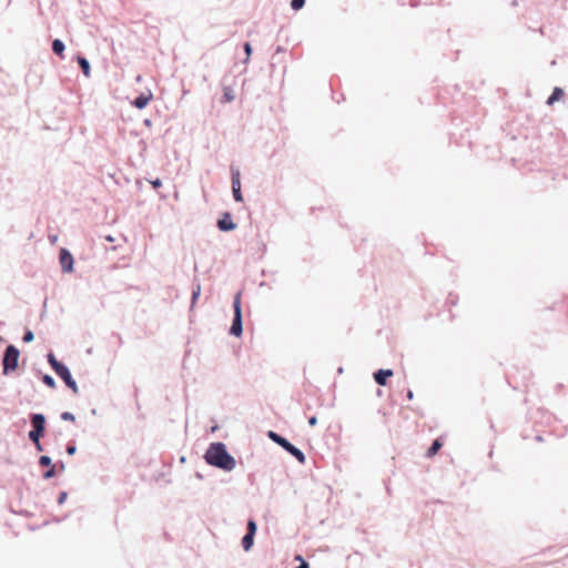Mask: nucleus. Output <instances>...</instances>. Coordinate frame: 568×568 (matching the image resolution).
<instances>
[{
	"label": "nucleus",
	"instance_id": "nucleus-1",
	"mask_svg": "<svg viewBox=\"0 0 568 568\" xmlns=\"http://www.w3.org/2000/svg\"><path fill=\"white\" fill-rule=\"evenodd\" d=\"M204 458L209 465L224 471H232L236 466L235 458L227 452L223 443H212L206 449Z\"/></svg>",
	"mask_w": 568,
	"mask_h": 568
},
{
	"label": "nucleus",
	"instance_id": "nucleus-2",
	"mask_svg": "<svg viewBox=\"0 0 568 568\" xmlns=\"http://www.w3.org/2000/svg\"><path fill=\"white\" fill-rule=\"evenodd\" d=\"M267 436L272 442H274L275 444L281 446L284 450H286L293 457H295L298 460V463H301V464L305 463V460H306L305 454L300 448H297L292 443H290L285 437L281 436L280 434H277L273 430H270L267 433Z\"/></svg>",
	"mask_w": 568,
	"mask_h": 568
},
{
	"label": "nucleus",
	"instance_id": "nucleus-3",
	"mask_svg": "<svg viewBox=\"0 0 568 568\" xmlns=\"http://www.w3.org/2000/svg\"><path fill=\"white\" fill-rule=\"evenodd\" d=\"M233 308H234V317H233L232 325L230 327V334L239 337L243 333L241 292H239L234 296Z\"/></svg>",
	"mask_w": 568,
	"mask_h": 568
},
{
	"label": "nucleus",
	"instance_id": "nucleus-4",
	"mask_svg": "<svg viewBox=\"0 0 568 568\" xmlns=\"http://www.w3.org/2000/svg\"><path fill=\"white\" fill-rule=\"evenodd\" d=\"M20 352L14 345L7 346L3 354V373L8 374L18 366Z\"/></svg>",
	"mask_w": 568,
	"mask_h": 568
},
{
	"label": "nucleus",
	"instance_id": "nucleus-5",
	"mask_svg": "<svg viewBox=\"0 0 568 568\" xmlns=\"http://www.w3.org/2000/svg\"><path fill=\"white\" fill-rule=\"evenodd\" d=\"M32 429L29 432L30 438H41L45 429V416L40 413L32 414L30 416Z\"/></svg>",
	"mask_w": 568,
	"mask_h": 568
},
{
	"label": "nucleus",
	"instance_id": "nucleus-6",
	"mask_svg": "<svg viewBox=\"0 0 568 568\" xmlns=\"http://www.w3.org/2000/svg\"><path fill=\"white\" fill-rule=\"evenodd\" d=\"M59 262L63 273L73 272L74 260L69 250L62 247L59 253Z\"/></svg>",
	"mask_w": 568,
	"mask_h": 568
},
{
	"label": "nucleus",
	"instance_id": "nucleus-7",
	"mask_svg": "<svg viewBox=\"0 0 568 568\" xmlns=\"http://www.w3.org/2000/svg\"><path fill=\"white\" fill-rule=\"evenodd\" d=\"M55 374L61 378L63 379V382L65 383V385L71 388V390L74 393V394H78L79 393V388H78V385H77V382L73 379L71 373H70V369L63 365L61 366L58 371H55Z\"/></svg>",
	"mask_w": 568,
	"mask_h": 568
},
{
	"label": "nucleus",
	"instance_id": "nucleus-8",
	"mask_svg": "<svg viewBox=\"0 0 568 568\" xmlns=\"http://www.w3.org/2000/svg\"><path fill=\"white\" fill-rule=\"evenodd\" d=\"M217 227L222 232H230L236 229V224L232 221L231 214L225 212L222 217L217 220Z\"/></svg>",
	"mask_w": 568,
	"mask_h": 568
},
{
	"label": "nucleus",
	"instance_id": "nucleus-9",
	"mask_svg": "<svg viewBox=\"0 0 568 568\" xmlns=\"http://www.w3.org/2000/svg\"><path fill=\"white\" fill-rule=\"evenodd\" d=\"M393 374L392 369H378L374 373V379L378 385L384 386L387 378L393 376Z\"/></svg>",
	"mask_w": 568,
	"mask_h": 568
},
{
	"label": "nucleus",
	"instance_id": "nucleus-10",
	"mask_svg": "<svg viewBox=\"0 0 568 568\" xmlns=\"http://www.w3.org/2000/svg\"><path fill=\"white\" fill-rule=\"evenodd\" d=\"M152 93L150 92L149 94H140L138 98L134 99V101L132 102V104L138 108L139 110H142L144 109L148 103L150 102V100L152 99Z\"/></svg>",
	"mask_w": 568,
	"mask_h": 568
},
{
	"label": "nucleus",
	"instance_id": "nucleus-11",
	"mask_svg": "<svg viewBox=\"0 0 568 568\" xmlns=\"http://www.w3.org/2000/svg\"><path fill=\"white\" fill-rule=\"evenodd\" d=\"M231 179L232 190H235V187L241 189V173L239 169L231 166Z\"/></svg>",
	"mask_w": 568,
	"mask_h": 568
},
{
	"label": "nucleus",
	"instance_id": "nucleus-12",
	"mask_svg": "<svg viewBox=\"0 0 568 568\" xmlns=\"http://www.w3.org/2000/svg\"><path fill=\"white\" fill-rule=\"evenodd\" d=\"M77 61L83 72V74L89 78L90 77V63L87 58L78 55Z\"/></svg>",
	"mask_w": 568,
	"mask_h": 568
},
{
	"label": "nucleus",
	"instance_id": "nucleus-13",
	"mask_svg": "<svg viewBox=\"0 0 568 568\" xmlns=\"http://www.w3.org/2000/svg\"><path fill=\"white\" fill-rule=\"evenodd\" d=\"M564 97V90L560 88H555L552 93L547 100L548 105H552L556 101L560 100Z\"/></svg>",
	"mask_w": 568,
	"mask_h": 568
},
{
	"label": "nucleus",
	"instance_id": "nucleus-14",
	"mask_svg": "<svg viewBox=\"0 0 568 568\" xmlns=\"http://www.w3.org/2000/svg\"><path fill=\"white\" fill-rule=\"evenodd\" d=\"M64 49H65V45L60 39H55L52 41V51L57 55L62 57Z\"/></svg>",
	"mask_w": 568,
	"mask_h": 568
},
{
	"label": "nucleus",
	"instance_id": "nucleus-15",
	"mask_svg": "<svg viewBox=\"0 0 568 568\" xmlns=\"http://www.w3.org/2000/svg\"><path fill=\"white\" fill-rule=\"evenodd\" d=\"M253 541H254V535L245 534L244 537L242 538L243 549L245 551H248L253 546Z\"/></svg>",
	"mask_w": 568,
	"mask_h": 568
},
{
	"label": "nucleus",
	"instance_id": "nucleus-16",
	"mask_svg": "<svg viewBox=\"0 0 568 568\" xmlns=\"http://www.w3.org/2000/svg\"><path fill=\"white\" fill-rule=\"evenodd\" d=\"M48 362L54 372L64 365L61 362H59L52 353L48 354Z\"/></svg>",
	"mask_w": 568,
	"mask_h": 568
},
{
	"label": "nucleus",
	"instance_id": "nucleus-17",
	"mask_svg": "<svg viewBox=\"0 0 568 568\" xmlns=\"http://www.w3.org/2000/svg\"><path fill=\"white\" fill-rule=\"evenodd\" d=\"M440 447H442L440 440L439 439H435L433 442V444L430 445V447L428 448V450H427V456L432 457V456L436 455L437 452L440 449Z\"/></svg>",
	"mask_w": 568,
	"mask_h": 568
},
{
	"label": "nucleus",
	"instance_id": "nucleus-18",
	"mask_svg": "<svg viewBox=\"0 0 568 568\" xmlns=\"http://www.w3.org/2000/svg\"><path fill=\"white\" fill-rule=\"evenodd\" d=\"M235 99V93L230 87H225L223 90V101L232 102Z\"/></svg>",
	"mask_w": 568,
	"mask_h": 568
},
{
	"label": "nucleus",
	"instance_id": "nucleus-19",
	"mask_svg": "<svg viewBox=\"0 0 568 568\" xmlns=\"http://www.w3.org/2000/svg\"><path fill=\"white\" fill-rule=\"evenodd\" d=\"M200 294H201V285L197 283L196 286L193 288V292H192L191 307L194 306L195 302L200 297Z\"/></svg>",
	"mask_w": 568,
	"mask_h": 568
},
{
	"label": "nucleus",
	"instance_id": "nucleus-20",
	"mask_svg": "<svg viewBox=\"0 0 568 568\" xmlns=\"http://www.w3.org/2000/svg\"><path fill=\"white\" fill-rule=\"evenodd\" d=\"M44 467H45V469H48L47 471L43 473L44 479H50L55 476V466H53L51 464V466H44Z\"/></svg>",
	"mask_w": 568,
	"mask_h": 568
},
{
	"label": "nucleus",
	"instance_id": "nucleus-21",
	"mask_svg": "<svg viewBox=\"0 0 568 568\" xmlns=\"http://www.w3.org/2000/svg\"><path fill=\"white\" fill-rule=\"evenodd\" d=\"M42 381L50 388H54L55 387V381H54V378L51 375H48V374L43 375Z\"/></svg>",
	"mask_w": 568,
	"mask_h": 568
},
{
	"label": "nucleus",
	"instance_id": "nucleus-22",
	"mask_svg": "<svg viewBox=\"0 0 568 568\" xmlns=\"http://www.w3.org/2000/svg\"><path fill=\"white\" fill-rule=\"evenodd\" d=\"M256 530H257V525L256 523L253 520V519H250L247 521V532L246 534H251V535H254L256 534Z\"/></svg>",
	"mask_w": 568,
	"mask_h": 568
},
{
	"label": "nucleus",
	"instance_id": "nucleus-23",
	"mask_svg": "<svg viewBox=\"0 0 568 568\" xmlns=\"http://www.w3.org/2000/svg\"><path fill=\"white\" fill-rule=\"evenodd\" d=\"M23 342L24 343H30L34 339V334L32 331L30 329H26L24 334H23V337H22Z\"/></svg>",
	"mask_w": 568,
	"mask_h": 568
},
{
	"label": "nucleus",
	"instance_id": "nucleus-24",
	"mask_svg": "<svg viewBox=\"0 0 568 568\" xmlns=\"http://www.w3.org/2000/svg\"><path fill=\"white\" fill-rule=\"evenodd\" d=\"M305 0H292L291 7L293 10H300L304 7Z\"/></svg>",
	"mask_w": 568,
	"mask_h": 568
},
{
	"label": "nucleus",
	"instance_id": "nucleus-25",
	"mask_svg": "<svg viewBox=\"0 0 568 568\" xmlns=\"http://www.w3.org/2000/svg\"><path fill=\"white\" fill-rule=\"evenodd\" d=\"M60 417L62 420H65V422H74L75 420V416L70 412H63Z\"/></svg>",
	"mask_w": 568,
	"mask_h": 568
},
{
	"label": "nucleus",
	"instance_id": "nucleus-26",
	"mask_svg": "<svg viewBox=\"0 0 568 568\" xmlns=\"http://www.w3.org/2000/svg\"><path fill=\"white\" fill-rule=\"evenodd\" d=\"M232 192H233V197L236 202L243 201V195H242L241 189L235 187V190H232Z\"/></svg>",
	"mask_w": 568,
	"mask_h": 568
},
{
	"label": "nucleus",
	"instance_id": "nucleus-27",
	"mask_svg": "<svg viewBox=\"0 0 568 568\" xmlns=\"http://www.w3.org/2000/svg\"><path fill=\"white\" fill-rule=\"evenodd\" d=\"M39 464L41 466H51V458L47 455H43L39 458Z\"/></svg>",
	"mask_w": 568,
	"mask_h": 568
},
{
	"label": "nucleus",
	"instance_id": "nucleus-28",
	"mask_svg": "<svg viewBox=\"0 0 568 568\" xmlns=\"http://www.w3.org/2000/svg\"><path fill=\"white\" fill-rule=\"evenodd\" d=\"M243 48L246 53V60H245V62H246L248 60L250 55L252 54V47L248 42H245Z\"/></svg>",
	"mask_w": 568,
	"mask_h": 568
},
{
	"label": "nucleus",
	"instance_id": "nucleus-29",
	"mask_svg": "<svg viewBox=\"0 0 568 568\" xmlns=\"http://www.w3.org/2000/svg\"><path fill=\"white\" fill-rule=\"evenodd\" d=\"M30 440L34 444L38 452L43 450L42 444L40 443V438H30Z\"/></svg>",
	"mask_w": 568,
	"mask_h": 568
},
{
	"label": "nucleus",
	"instance_id": "nucleus-30",
	"mask_svg": "<svg viewBox=\"0 0 568 568\" xmlns=\"http://www.w3.org/2000/svg\"><path fill=\"white\" fill-rule=\"evenodd\" d=\"M68 498V494L65 491H61L58 498V504L62 505Z\"/></svg>",
	"mask_w": 568,
	"mask_h": 568
},
{
	"label": "nucleus",
	"instance_id": "nucleus-31",
	"mask_svg": "<svg viewBox=\"0 0 568 568\" xmlns=\"http://www.w3.org/2000/svg\"><path fill=\"white\" fill-rule=\"evenodd\" d=\"M75 452H77L75 445H68V447H67V454L68 455H74Z\"/></svg>",
	"mask_w": 568,
	"mask_h": 568
},
{
	"label": "nucleus",
	"instance_id": "nucleus-32",
	"mask_svg": "<svg viewBox=\"0 0 568 568\" xmlns=\"http://www.w3.org/2000/svg\"><path fill=\"white\" fill-rule=\"evenodd\" d=\"M150 183L155 189H158V187H160L162 185V181L160 179L152 180V181H150Z\"/></svg>",
	"mask_w": 568,
	"mask_h": 568
},
{
	"label": "nucleus",
	"instance_id": "nucleus-33",
	"mask_svg": "<svg viewBox=\"0 0 568 568\" xmlns=\"http://www.w3.org/2000/svg\"><path fill=\"white\" fill-rule=\"evenodd\" d=\"M49 241H50L51 244H55L58 242V235L50 234L49 235Z\"/></svg>",
	"mask_w": 568,
	"mask_h": 568
},
{
	"label": "nucleus",
	"instance_id": "nucleus-34",
	"mask_svg": "<svg viewBox=\"0 0 568 568\" xmlns=\"http://www.w3.org/2000/svg\"><path fill=\"white\" fill-rule=\"evenodd\" d=\"M308 424H310L311 426H315V425L317 424V417H316V416H312V417H310V419H308Z\"/></svg>",
	"mask_w": 568,
	"mask_h": 568
},
{
	"label": "nucleus",
	"instance_id": "nucleus-35",
	"mask_svg": "<svg viewBox=\"0 0 568 568\" xmlns=\"http://www.w3.org/2000/svg\"><path fill=\"white\" fill-rule=\"evenodd\" d=\"M296 568H310V565L306 560H302V562Z\"/></svg>",
	"mask_w": 568,
	"mask_h": 568
},
{
	"label": "nucleus",
	"instance_id": "nucleus-36",
	"mask_svg": "<svg viewBox=\"0 0 568 568\" xmlns=\"http://www.w3.org/2000/svg\"><path fill=\"white\" fill-rule=\"evenodd\" d=\"M413 397H414V393L412 390H408L407 392V398L408 399H413Z\"/></svg>",
	"mask_w": 568,
	"mask_h": 568
},
{
	"label": "nucleus",
	"instance_id": "nucleus-37",
	"mask_svg": "<svg viewBox=\"0 0 568 568\" xmlns=\"http://www.w3.org/2000/svg\"><path fill=\"white\" fill-rule=\"evenodd\" d=\"M295 560H298L300 564L302 562V560H305L301 555H297L295 556Z\"/></svg>",
	"mask_w": 568,
	"mask_h": 568
},
{
	"label": "nucleus",
	"instance_id": "nucleus-38",
	"mask_svg": "<svg viewBox=\"0 0 568 568\" xmlns=\"http://www.w3.org/2000/svg\"><path fill=\"white\" fill-rule=\"evenodd\" d=\"M144 124L150 126L151 125V120H149V119L144 120Z\"/></svg>",
	"mask_w": 568,
	"mask_h": 568
},
{
	"label": "nucleus",
	"instance_id": "nucleus-39",
	"mask_svg": "<svg viewBox=\"0 0 568 568\" xmlns=\"http://www.w3.org/2000/svg\"><path fill=\"white\" fill-rule=\"evenodd\" d=\"M217 429V426H213L211 432L214 433Z\"/></svg>",
	"mask_w": 568,
	"mask_h": 568
},
{
	"label": "nucleus",
	"instance_id": "nucleus-40",
	"mask_svg": "<svg viewBox=\"0 0 568 568\" xmlns=\"http://www.w3.org/2000/svg\"><path fill=\"white\" fill-rule=\"evenodd\" d=\"M108 241L112 242L113 241V237L112 236H108L106 237Z\"/></svg>",
	"mask_w": 568,
	"mask_h": 568
},
{
	"label": "nucleus",
	"instance_id": "nucleus-41",
	"mask_svg": "<svg viewBox=\"0 0 568 568\" xmlns=\"http://www.w3.org/2000/svg\"><path fill=\"white\" fill-rule=\"evenodd\" d=\"M60 469H62V470L64 469V464L63 463H61Z\"/></svg>",
	"mask_w": 568,
	"mask_h": 568
}]
</instances>
